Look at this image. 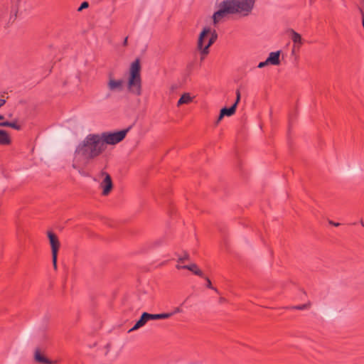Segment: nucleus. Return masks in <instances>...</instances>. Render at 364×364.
I'll return each instance as SVG.
<instances>
[{
	"label": "nucleus",
	"mask_w": 364,
	"mask_h": 364,
	"mask_svg": "<svg viewBox=\"0 0 364 364\" xmlns=\"http://www.w3.org/2000/svg\"><path fill=\"white\" fill-rule=\"evenodd\" d=\"M99 134H89L77 146L75 158L80 157L86 161H90L100 156L106 149Z\"/></svg>",
	"instance_id": "obj_1"
},
{
	"label": "nucleus",
	"mask_w": 364,
	"mask_h": 364,
	"mask_svg": "<svg viewBox=\"0 0 364 364\" xmlns=\"http://www.w3.org/2000/svg\"><path fill=\"white\" fill-rule=\"evenodd\" d=\"M129 92L136 96L141 95V77L139 59L132 63L129 68V74L127 82Z\"/></svg>",
	"instance_id": "obj_2"
},
{
	"label": "nucleus",
	"mask_w": 364,
	"mask_h": 364,
	"mask_svg": "<svg viewBox=\"0 0 364 364\" xmlns=\"http://www.w3.org/2000/svg\"><path fill=\"white\" fill-rule=\"evenodd\" d=\"M218 7V10L213 15L214 25L218 24L229 15L237 14V10L235 9L230 0L223 1Z\"/></svg>",
	"instance_id": "obj_3"
},
{
	"label": "nucleus",
	"mask_w": 364,
	"mask_h": 364,
	"mask_svg": "<svg viewBox=\"0 0 364 364\" xmlns=\"http://www.w3.org/2000/svg\"><path fill=\"white\" fill-rule=\"evenodd\" d=\"M129 127L117 132H105L99 134L103 144L107 146V144L115 145L122 141L126 136L129 130Z\"/></svg>",
	"instance_id": "obj_4"
},
{
	"label": "nucleus",
	"mask_w": 364,
	"mask_h": 364,
	"mask_svg": "<svg viewBox=\"0 0 364 364\" xmlns=\"http://www.w3.org/2000/svg\"><path fill=\"white\" fill-rule=\"evenodd\" d=\"M256 0H230L237 13H244L247 15L253 9Z\"/></svg>",
	"instance_id": "obj_5"
},
{
	"label": "nucleus",
	"mask_w": 364,
	"mask_h": 364,
	"mask_svg": "<svg viewBox=\"0 0 364 364\" xmlns=\"http://www.w3.org/2000/svg\"><path fill=\"white\" fill-rule=\"evenodd\" d=\"M124 81L122 79H115L111 75H109L108 81L107 83V88L109 93L106 95V98L110 97L112 92H119L123 90Z\"/></svg>",
	"instance_id": "obj_6"
},
{
	"label": "nucleus",
	"mask_w": 364,
	"mask_h": 364,
	"mask_svg": "<svg viewBox=\"0 0 364 364\" xmlns=\"http://www.w3.org/2000/svg\"><path fill=\"white\" fill-rule=\"evenodd\" d=\"M101 175L104 176V179L100 183V186L102 189V194L103 196H107L113 188V183L111 176L109 173L105 171H102Z\"/></svg>",
	"instance_id": "obj_7"
},
{
	"label": "nucleus",
	"mask_w": 364,
	"mask_h": 364,
	"mask_svg": "<svg viewBox=\"0 0 364 364\" xmlns=\"http://www.w3.org/2000/svg\"><path fill=\"white\" fill-rule=\"evenodd\" d=\"M210 33V28H204L203 31L200 32L198 43L197 48L200 50V53L203 55V49L205 48V46L207 44L208 41V36Z\"/></svg>",
	"instance_id": "obj_8"
},
{
	"label": "nucleus",
	"mask_w": 364,
	"mask_h": 364,
	"mask_svg": "<svg viewBox=\"0 0 364 364\" xmlns=\"http://www.w3.org/2000/svg\"><path fill=\"white\" fill-rule=\"evenodd\" d=\"M47 235L51 247L52 255L58 254L60 247V242L57 235L51 231H48Z\"/></svg>",
	"instance_id": "obj_9"
},
{
	"label": "nucleus",
	"mask_w": 364,
	"mask_h": 364,
	"mask_svg": "<svg viewBox=\"0 0 364 364\" xmlns=\"http://www.w3.org/2000/svg\"><path fill=\"white\" fill-rule=\"evenodd\" d=\"M149 321H150L149 314L144 312L141 314L140 318L134 324V326L131 329H129V332L139 329V328L144 326Z\"/></svg>",
	"instance_id": "obj_10"
},
{
	"label": "nucleus",
	"mask_w": 364,
	"mask_h": 364,
	"mask_svg": "<svg viewBox=\"0 0 364 364\" xmlns=\"http://www.w3.org/2000/svg\"><path fill=\"white\" fill-rule=\"evenodd\" d=\"M218 38V33L215 30L211 31L208 36V41L207 44L205 46V48L203 49V56H205L209 53V48L215 43V41Z\"/></svg>",
	"instance_id": "obj_11"
},
{
	"label": "nucleus",
	"mask_w": 364,
	"mask_h": 364,
	"mask_svg": "<svg viewBox=\"0 0 364 364\" xmlns=\"http://www.w3.org/2000/svg\"><path fill=\"white\" fill-rule=\"evenodd\" d=\"M236 111V105H232L230 107H223L221 109L217 122H220L225 116H232Z\"/></svg>",
	"instance_id": "obj_12"
},
{
	"label": "nucleus",
	"mask_w": 364,
	"mask_h": 364,
	"mask_svg": "<svg viewBox=\"0 0 364 364\" xmlns=\"http://www.w3.org/2000/svg\"><path fill=\"white\" fill-rule=\"evenodd\" d=\"M35 360L39 363L42 364H53V362L48 358H46L41 353V351L38 348L35 350L34 354Z\"/></svg>",
	"instance_id": "obj_13"
},
{
	"label": "nucleus",
	"mask_w": 364,
	"mask_h": 364,
	"mask_svg": "<svg viewBox=\"0 0 364 364\" xmlns=\"http://www.w3.org/2000/svg\"><path fill=\"white\" fill-rule=\"evenodd\" d=\"M280 51L272 52L269 53L267 59V62L269 65H278L280 64L279 60Z\"/></svg>",
	"instance_id": "obj_14"
},
{
	"label": "nucleus",
	"mask_w": 364,
	"mask_h": 364,
	"mask_svg": "<svg viewBox=\"0 0 364 364\" xmlns=\"http://www.w3.org/2000/svg\"><path fill=\"white\" fill-rule=\"evenodd\" d=\"M289 33H291V38L294 43V46L300 47L303 43L301 36L293 29H290Z\"/></svg>",
	"instance_id": "obj_15"
},
{
	"label": "nucleus",
	"mask_w": 364,
	"mask_h": 364,
	"mask_svg": "<svg viewBox=\"0 0 364 364\" xmlns=\"http://www.w3.org/2000/svg\"><path fill=\"white\" fill-rule=\"evenodd\" d=\"M18 14V8L16 6H12L9 11V16L6 23L5 27H9L10 24L13 23L16 19Z\"/></svg>",
	"instance_id": "obj_16"
},
{
	"label": "nucleus",
	"mask_w": 364,
	"mask_h": 364,
	"mask_svg": "<svg viewBox=\"0 0 364 364\" xmlns=\"http://www.w3.org/2000/svg\"><path fill=\"white\" fill-rule=\"evenodd\" d=\"M183 267L185 269H188L189 271H191L196 275H198V276H199L200 277H204L203 272L200 269H198L197 264H195V263H193V264H188V265H183Z\"/></svg>",
	"instance_id": "obj_17"
},
{
	"label": "nucleus",
	"mask_w": 364,
	"mask_h": 364,
	"mask_svg": "<svg viewBox=\"0 0 364 364\" xmlns=\"http://www.w3.org/2000/svg\"><path fill=\"white\" fill-rule=\"evenodd\" d=\"M11 143V139L6 131L0 129V144L8 145Z\"/></svg>",
	"instance_id": "obj_18"
},
{
	"label": "nucleus",
	"mask_w": 364,
	"mask_h": 364,
	"mask_svg": "<svg viewBox=\"0 0 364 364\" xmlns=\"http://www.w3.org/2000/svg\"><path fill=\"white\" fill-rule=\"evenodd\" d=\"M193 100V97H191L190 94L188 92H186L181 95L180 99L178 100L177 102V106L179 107L181 105L183 104H188L191 102Z\"/></svg>",
	"instance_id": "obj_19"
},
{
	"label": "nucleus",
	"mask_w": 364,
	"mask_h": 364,
	"mask_svg": "<svg viewBox=\"0 0 364 364\" xmlns=\"http://www.w3.org/2000/svg\"><path fill=\"white\" fill-rule=\"evenodd\" d=\"M0 127H11L16 130H21V126L18 124L16 122H0Z\"/></svg>",
	"instance_id": "obj_20"
},
{
	"label": "nucleus",
	"mask_w": 364,
	"mask_h": 364,
	"mask_svg": "<svg viewBox=\"0 0 364 364\" xmlns=\"http://www.w3.org/2000/svg\"><path fill=\"white\" fill-rule=\"evenodd\" d=\"M149 318H150V320L166 319V318H170V314H168V313L157 314H149Z\"/></svg>",
	"instance_id": "obj_21"
},
{
	"label": "nucleus",
	"mask_w": 364,
	"mask_h": 364,
	"mask_svg": "<svg viewBox=\"0 0 364 364\" xmlns=\"http://www.w3.org/2000/svg\"><path fill=\"white\" fill-rule=\"evenodd\" d=\"M190 259V255L187 252H184L183 256L178 257V261L180 262H183L184 261H188Z\"/></svg>",
	"instance_id": "obj_22"
},
{
	"label": "nucleus",
	"mask_w": 364,
	"mask_h": 364,
	"mask_svg": "<svg viewBox=\"0 0 364 364\" xmlns=\"http://www.w3.org/2000/svg\"><path fill=\"white\" fill-rule=\"evenodd\" d=\"M206 280V287L209 289H213L215 291L218 292V289L212 286V283L208 277H203Z\"/></svg>",
	"instance_id": "obj_23"
},
{
	"label": "nucleus",
	"mask_w": 364,
	"mask_h": 364,
	"mask_svg": "<svg viewBox=\"0 0 364 364\" xmlns=\"http://www.w3.org/2000/svg\"><path fill=\"white\" fill-rule=\"evenodd\" d=\"M309 307V304H305L294 306L291 308L294 309H297V310H304V309H308Z\"/></svg>",
	"instance_id": "obj_24"
},
{
	"label": "nucleus",
	"mask_w": 364,
	"mask_h": 364,
	"mask_svg": "<svg viewBox=\"0 0 364 364\" xmlns=\"http://www.w3.org/2000/svg\"><path fill=\"white\" fill-rule=\"evenodd\" d=\"M183 311L181 307H176L171 312H169L168 313V314H170V317H171L172 316L176 314H178V313H181Z\"/></svg>",
	"instance_id": "obj_25"
},
{
	"label": "nucleus",
	"mask_w": 364,
	"mask_h": 364,
	"mask_svg": "<svg viewBox=\"0 0 364 364\" xmlns=\"http://www.w3.org/2000/svg\"><path fill=\"white\" fill-rule=\"evenodd\" d=\"M89 6V4L88 2L87 1H83L81 5L80 6V7L77 9V11H82L84 9H87V7Z\"/></svg>",
	"instance_id": "obj_26"
},
{
	"label": "nucleus",
	"mask_w": 364,
	"mask_h": 364,
	"mask_svg": "<svg viewBox=\"0 0 364 364\" xmlns=\"http://www.w3.org/2000/svg\"><path fill=\"white\" fill-rule=\"evenodd\" d=\"M57 256L58 254L52 255V261L55 269H57Z\"/></svg>",
	"instance_id": "obj_27"
},
{
	"label": "nucleus",
	"mask_w": 364,
	"mask_h": 364,
	"mask_svg": "<svg viewBox=\"0 0 364 364\" xmlns=\"http://www.w3.org/2000/svg\"><path fill=\"white\" fill-rule=\"evenodd\" d=\"M240 100V90H236V100L233 105H236V107H237Z\"/></svg>",
	"instance_id": "obj_28"
},
{
	"label": "nucleus",
	"mask_w": 364,
	"mask_h": 364,
	"mask_svg": "<svg viewBox=\"0 0 364 364\" xmlns=\"http://www.w3.org/2000/svg\"><path fill=\"white\" fill-rule=\"evenodd\" d=\"M269 65V63H268V62H267V59H266V60H265V61L260 62V63L258 64L257 67H258L259 68H262L265 67V66H266V65Z\"/></svg>",
	"instance_id": "obj_29"
},
{
	"label": "nucleus",
	"mask_w": 364,
	"mask_h": 364,
	"mask_svg": "<svg viewBox=\"0 0 364 364\" xmlns=\"http://www.w3.org/2000/svg\"><path fill=\"white\" fill-rule=\"evenodd\" d=\"M299 48H300V47H299V46H293V48H292V50H291V54H292V55H294V54H295L296 50H298Z\"/></svg>",
	"instance_id": "obj_30"
},
{
	"label": "nucleus",
	"mask_w": 364,
	"mask_h": 364,
	"mask_svg": "<svg viewBox=\"0 0 364 364\" xmlns=\"http://www.w3.org/2000/svg\"><path fill=\"white\" fill-rule=\"evenodd\" d=\"M329 223L331 225H333V226H336V227H338V226H339L341 225L339 223H335V222L331 221V220L329 221Z\"/></svg>",
	"instance_id": "obj_31"
},
{
	"label": "nucleus",
	"mask_w": 364,
	"mask_h": 364,
	"mask_svg": "<svg viewBox=\"0 0 364 364\" xmlns=\"http://www.w3.org/2000/svg\"><path fill=\"white\" fill-rule=\"evenodd\" d=\"M226 301H227V300H226V299H225V298H224V297H220V299H219V303L223 304V303H225V302H226Z\"/></svg>",
	"instance_id": "obj_32"
},
{
	"label": "nucleus",
	"mask_w": 364,
	"mask_h": 364,
	"mask_svg": "<svg viewBox=\"0 0 364 364\" xmlns=\"http://www.w3.org/2000/svg\"><path fill=\"white\" fill-rule=\"evenodd\" d=\"M6 103V100L4 99H0V108L4 106Z\"/></svg>",
	"instance_id": "obj_33"
},
{
	"label": "nucleus",
	"mask_w": 364,
	"mask_h": 364,
	"mask_svg": "<svg viewBox=\"0 0 364 364\" xmlns=\"http://www.w3.org/2000/svg\"><path fill=\"white\" fill-rule=\"evenodd\" d=\"M183 265H179V264H177L176 267L178 269H184V268L183 267Z\"/></svg>",
	"instance_id": "obj_34"
},
{
	"label": "nucleus",
	"mask_w": 364,
	"mask_h": 364,
	"mask_svg": "<svg viewBox=\"0 0 364 364\" xmlns=\"http://www.w3.org/2000/svg\"><path fill=\"white\" fill-rule=\"evenodd\" d=\"M3 18H4V14H3V11L1 10L0 11V19H1Z\"/></svg>",
	"instance_id": "obj_35"
},
{
	"label": "nucleus",
	"mask_w": 364,
	"mask_h": 364,
	"mask_svg": "<svg viewBox=\"0 0 364 364\" xmlns=\"http://www.w3.org/2000/svg\"><path fill=\"white\" fill-rule=\"evenodd\" d=\"M127 38H125V39H124V42H123V44H124V46H126V45H127Z\"/></svg>",
	"instance_id": "obj_36"
},
{
	"label": "nucleus",
	"mask_w": 364,
	"mask_h": 364,
	"mask_svg": "<svg viewBox=\"0 0 364 364\" xmlns=\"http://www.w3.org/2000/svg\"><path fill=\"white\" fill-rule=\"evenodd\" d=\"M4 119V115L0 114V120Z\"/></svg>",
	"instance_id": "obj_37"
},
{
	"label": "nucleus",
	"mask_w": 364,
	"mask_h": 364,
	"mask_svg": "<svg viewBox=\"0 0 364 364\" xmlns=\"http://www.w3.org/2000/svg\"><path fill=\"white\" fill-rule=\"evenodd\" d=\"M360 224L363 227H364V222L363 220H360Z\"/></svg>",
	"instance_id": "obj_38"
},
{
	"label": "nucleus",
	"mask_w": 364,
	"mask_h": 364,
	"mask_svg": "<svg viewBox=\"0 0 364 364\" xmlns=\"http://www.w3.org/2000/svg\"><path fill=\"white\" fill-rule=\"evenodd\" d=\"M360 4H362L364 6V0H360Z\"/></svg>",
	"instance_id": "obj_39"
}]
</instances>
